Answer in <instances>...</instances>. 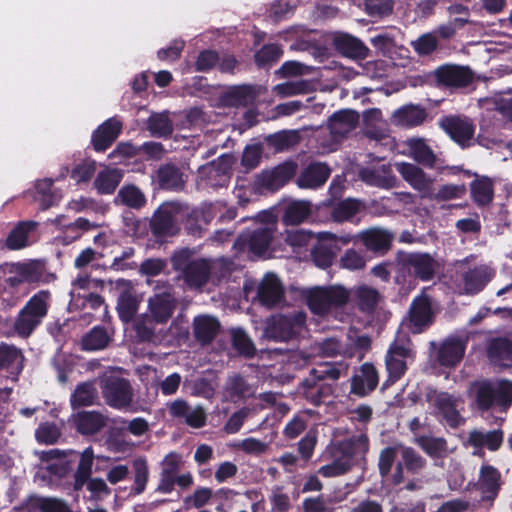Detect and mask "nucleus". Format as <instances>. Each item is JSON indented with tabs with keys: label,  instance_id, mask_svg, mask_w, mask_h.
<instances>
[{
	"label": "nucleus",
	"instance_id": "13d9d810",
	"mask_svg": "<svg viewBox=\"0 0 512 512\" xmlns=\"http://www.w3.org/2000/svg\"><path fill=\"white\" fill-rule=\"evenodd\" d=\"M33 227V222H19L8 234L6 247L10 250H19L26 247L28 235Z\"/></svg>",
	"mask_w": 512,
	"mask_h": 512
},
{
	"label": "nucleus",
	"instance_id": "2eb2a0df",
	"mask_svg": "<svg viewBox=\"0 0 512 512\" xmlns=\"http://www.w3.org/2000/svg\"><path fill=\"white\" fill-rule=\"evenodd\" d=\"M439 125L461 147L468 146L474 137L475 126L472 120L466 116H444L440 119Z\"/></svg>",
	"mask_w": 512,
	"mask_h": 512
},
{
	"label": "nucleus",
	"instance_id": "423d86ee",
	"mask_svg": "<svg viewBox=\"0 0 512 512\" xmlns=\"http://www.w3.org/2000/svg\"><path fill=\"white\" fill-rule=\"evenodd\" d=\"M349 301V292L342 286L316 287L307 295V305L315 315L325 316L333 308H341Z\"/></svg>",
	"mask_w": 512,
	"mask_h": 512
},
{
	"label": "nucleus",
	"instance_id": "4468645a",
	"mask_svg": "<svg viewBox=\"0 0 512 512\" xmlns=\"http://www.w3.org/2000/svg\"><path fill=\"white\" fill-rule=\"evenodd\" d=\"M394 238L393 232L381 227H370L356 235V239L367 251L379 257L385 256L391 250Z\"/></svg>",
	"mask_w": 512,
	"mask_h": 512
},
{
	"label": "nucleus",
	"instance_id": "4d7b16f0",
	"mask_svg": "<svg viewBox=\"0 0 512 512\" xmlns=\"http://www.w3.org/2000/svg\"><path fill=\"white\" fill-rule=\"evenodd\" d=\"M117 198L123 205L136 210L143 208L147 202L145 194L134 184L123 185L118 191Z\"/></svg>",
	"mask_w": 512,
	"mask_h": 512
},
{
	"label": "nucleus",
	"instance_id": "774afa93",
	"mask_svg": "<svg viewBox=\"0 0 512 512\" xmlns=\"http://www.w3.org/2000/svg\"><path fill=\"white\" fill-rule=\"evenodd\" d=\"M13 272H18L25 283L39 282L43 276L42 267L36 262L18 263L14 266Z\"/></svg>",
	"mask_w": 512,
	"mask_h": 512
},
{
	"label": "nucleus",
	"instance_id": "f257e3e1",
	"mask_svg": "<svg viewBox=\"0 0 512 512\" xmlns=\"http://www.w3.org/2000/svg\"><path fill=\"white\" fill-rule=\"evenodd\" d=\"M276 222L271 221L255 229H246L236 238L233 247L238 252H248L256 258L274 256Z\"/></svg>",
	"mask_w": 512,
	"mask_h": 512
},
{
	"label": "nucleus",
	"instance_id": "8fccbe9b",
	"mask_svg": "<svg viewBox=\"0 0 512 512\" xmlns=\"http://www.w3.org/2000/svg\"><path fill=\"white\" fill-rule=\"evenodd\" d=\"M310 212L311 205L308 201L295 200L285 207L282 221L286 225H298L309 217Z\"/></svg>",
	"mask_w": 512,
	"mask_h": 512
},
{
	"label": "nucleus",
	"instance_id": "6e6d98bb",
	"mask_svg": "<svg viewBox=\"0 0 512 512\" xmlns=\"http://www.w3.org/2000/svg\"><path fill=\"white\" fill-rule=\"evenodd\" d=\"M147 130L153 137L168 138L174 127L167 113H154L147 119Z\"/></svg>",
	"mask_w": 512,
	"mask_h": 512
},
{
	"label": "nucleus",
	"instance_id": "5fc2aeb1",
	"mask_svg": "<svg viewBox=\"0 0 512 512\" xmlns=\"http://www.w3.org/2000/svg\"><path fill=\"white\" fill-rule=\"evenodd\" d=\"M97 399V390L92 382H83L76 386L70 398L73 409L91 406Z\"/></svg>",
	"mask_w": 512,
	"mask_h": 512
},
{
	"label": "nucleus",
	"instance_id": "680f3d73",
	"mask_svg": "<svg viewBox=\"0 0 512 512\" xmlns=\"http://www.w3.org/2000/svg\"><path fill=\"white\" fill-rule=\"evenodd\" d=\"M231 343L233 349L246 358H252L256 349L253 341L243 329H235L232 331Z\"/></svg>",
	"mask_w": 512,
	"mask_h": 512
},
{
	"label": "nucleus",
	"instance_id": "7ed1b4c3",
	"mask_svg": "<svg viewBox=\"0 0 512 512\" xmlns=\"http://www.w3.org/2000/svg\"><path fill=\"white\" fill-rule=\"evenodd\" d=\"M475 401L480 411H489L494 407L507 411L512 405V381L500 379L496 382H479L476 386Z\"/></svg>",
	"mask_w": 512,
	"mask_h": 512
},
{
	"label": "nucleus",
	"instance_id": "393cba45",
	"mask_svg": "<svg viewBox=\"0 0 512 512\" xmlns=\"http://www.w3.org/2000/svg\"><path fill=\"white\" fill-rule=\"evenodd\" d=\"M467 341L459 337H448L437 351V361L444 367H455L461 362L466 350Z\"/></svg>",
	"mask_w": 512,
	"mask_h": 512
},
{
	"label": "nucleus",
	"instance_id": "473e14b6",
	"mask_svg": "<svg viewBox=\"0 0 512 512\" xmlns=\"http://www.w3.org/2000/svg\"><path fill=\"white\" fill-rule=\"evenodd\" d=\"M359 175L366 184L379 188H392L396 182L391 167L386 164L362 168Z\"/></svg>",
	"mask_w": 512,
	"mask_h": 512
},
{
	"label": "nucleus",
	"instance_id": "09e8293b",
	"mask_svg": "<svg viewBox=\"0 0 512 512\" xmlns=\"http://www.w3.org/2000/svg\"><path fill=\"white\" fill-rule=\"evenodd\" d=\"M139 302L131 288L123 290L118 296L116 310L123 323H129L138 310Z\"/></svg>",
	"mask_w": 512,
	"mask_h": 512
},
{
	"label": "nucleus",
	"instance_id": "f03ea898",
	"mask_svg": "<svg viewBox=\"0 0 512 512\" xmlns=\"http://www.w3.org/2000/svg\"><path fill=\"white\" fill-rule=\"evenodd\" d=\"M51 293L40 290L35 293L18 312L13 329L22 338H28L41 325L48 314Z\"/></svg>",
	"mask_w": 512,
	"mask_h": 512
},
{
	"label": "nucleus",
	"instance_id": "a211bd4d",
	"mask_svg": "<svg viewBox=\"0 0 512 512\" xmlns=\"http://www.w3.org/2000/svg\"><path fill=\"white\" fill-rule=\"evenodd\" d=\"M369 451V437L366 433L353 435L339 441L333 448V456H341L354 466L358 460H364Z\"/></svg>",
	"mask_w": 512,
	"mask_h": 512
},
{
	"label": "nucleus",
	"instance_id": "c9c22d12",
	"mask_svg": "<svg viewBox=\"0 0 512 512\" xmlns=\"http://www.w3.org/2000/svg\"><path fill=\"white\" fill-rule=\"evenodd\" d=\"M358 121L359 114L356 111L344 109L330 116L328 126L332 134L344 136L357 126Z\"/></svg>",
	"mask_w": 512,
	"mask_h": 512
},
{
	"label": "nucleus",
	"instance_id": "c85d7f7f",
	"mask_svg": "<svg viewBox=\"0 0 512 512\" xmlns=\"http://www.w3.org/2000/svg\"><path fill=\"white\" fill-rule=\"evenodd\" d=\"M333 45L337 52L347 58L364 60L369 55L368 47L360 39L347 33L336 35Z\"/></svg>",
	"mask_w": 512,
	"mask_h": 512
},
{
	"label": "nucleus",
	"instance_id": "49530a36",
	"mask_svg": "<svg viewBox=\"0 0 512 512\" xmlns=\"http://www.w3.org/2000/svg\"><path fill=\"white\" fill-rule=\"evenodd\" d=\"M192 484L193 477L189 472L181 475L160 472L159 483L155 492L169 494L174 491L176 485L184 490L189 488Z\"/></svg>",
	"mask_w": 512,
	"mask_h": 512
},
{
	"label": "nucleus",
	"instance_id": "bb28decb",
	"mask_svg": "<svg viewBox=\"0 0 512 512\" xmlns=\"http://www.w3.org/2000/svg\"><path fill=\"white\" fill-rule=\"evenodd\" d=\"M183 173L175 164L166 163L159 166L155 175L152 176V183L161 190L176 191L184 186Z\"/></svg>",
	"mask_w": 512,
	"mask_h": 512
},
{
	"label": "nucleus",
	"instance_id": "052dcab7",
	"mask_svg": "<svg viewBox=\"0 0 512 512\" xmlns=\"http://www.w3.org/2000/svg\"><path fill=\"white\" fill-rule=\"evenodd\" d=\"M387 379L383 382L381 390L384 391L402 378L407 370L406 361L391 356L385 357Z\"/></svg>",
	"mask_w": 512,
	"mask_h": 512
},
{
	"label": "nucleus",
	"instance_id": "603ef678",
	"mask_svg": "<svg viewBox=\"0 0 512 512\" xmlns=\"http://www.w3.org/2000/svg\"><path fill=\"white\" fill-rule=\"evenodd\" d=\"M110 341L107 329L98 325L83 336L81 345L85 351H97L106 348Z\"/></svg>",
	"mask_w": 512,
	"mask_h": 512
},
{
	"label": "nucleus",
	"instance_id": "412c9836",
	"mask_svg": "<svg viewBox=\"0 0 512 512\" xmlns=\"http://www.w3.org/2000/svg\"><path fill=\"white\" fill-rule=\"evenodd\" d=\"M122 122L114 117L101 123L91 135V145L96 152L109 149L122 132Z\"/></svg>",
	"mask_w": 512,
	"mask_h": 512
},
{
	"label": "nucleus",
	"instance_id": "9b49d317",
	"mask_svg": "<svg viewBox=\"0 0 512 512\" xmlns=\"http://www.w3.org/2000/svg\"><path fill=\"white\" fill-rule=\"evenodd\" d=\"M408 321V328L413 334H420L433 324L434 313L429 295L422 292L412 300Z\"/></svg>",
	"mask_w": 512,
	"mask_h": 512
},
{
	"label": "nucleus",
	"instance_id": "f704fd0d",
	"mask_svg": "<svg viewBox=\"0 0 512 512\" xmlns=\"http://www.w3.org/2000/svg\"><path fill=\"white\" fill-rule=\"evenodd\" d=\"M354 300L361 313L372 316L382 300V295L374 287L360 285L354 290Z\"/></svg>",
	"mask_w": 512,
	"mask_h": 512
},
{
	"label": "nucleus",
	"instance_id": "e433bc0d",
	"mask_svg": "<svg viewBox=\"0 0 512 512\" xmlns=\"http://www.w3.org/2000/svg\"><path fill=\"white\" fill-rule=\"evenodd\" d=\"M24 356L14 345L0 343V371L6 370L11 375L18 376L23 369Z\"/></svg>",
	"mask_w": 512,
	"mask_h": 512
},
{
	"label": "nucleus",
	"instance_id": "a878e982",
	"mask_svg": "<svg viewBox=\"0 0 512 512\" xmlns=\"http://www.w3.org/2000/svg\"><path fill=\"white\" fill-rule=\"evenodd\" d=\"M487 357L494 366L512 368V340L507 337L492 338L487 345Z\"/></svg>",
	"mask_w": 512,
	"mask_h": 512
},
{
	"label": "nucleus",
	"instance_id": "cd10ccee",
	"mask_svg": "<svg viewBox=\"0 0 512 512\" xmlns=\"http://www.w3.org/2000/svg\"><path fill=\"white\" fill-rule=\"evenodd\" d=\"M223 392L227 400L232 403H239L254 397L255 388L243 375L234 373L226 379Z\"/></svg>",
	"mask_w": 512,
	"mask_h": 512
},
{
	"label": "nucleus",
	"instance_id": "ddd939ff",
	"mask_svg": "<svg viewBox=\"0 0 512 512\" xmlns=\"http://www.w3.org/2000/svg\"><path fill=\"white\" fill-rule=\"evenodd\" d=\"M298 165L294 161H285L271 170L262 171L256 178L258 188L275 192L286 185L296 174Z\"/></svg>",
	"mask_w": 512,
	"mask_h": 512
},
{
	"label": "nucleus",
	"instance_id": "dca6fc26",
	"mask_svg": "<svg viewBox=\"0 0 512 512\" xmlns=\"http://www.w3.org/2000/svg\"><path fill=\"white\" fill-rule=\"evenodd\" d=\"M169 415L183 421L189 427L199 429L206 425L207 414L203 406L192 407L186 400L178 398L167 405Z\"/></svg>",
	"mask_w": 512,
	"mask_h": 512
},
{
	"label": "nucleus",
	"instance_id": "39448f33",
	"mask_svg": "<svg viewBox=\"0 0 512 512\" xmlns=\"http://www.w3.org/2000/svg\"><path fill=\"white\" fill-rule=\"evenodd\" d=\"M395 262L398 272L397 283H400V275L405 277L406 274L421 281H430L434 278L437 268V261L429 253H408L399 250Z\"/></svg>",
	"mask_w": 512,
	"mask_h": 512
},
{
	"label": "nucleus",
	"instance_id": "f8f14e48",
	"mask_svg": "<svg viewBox=\"0 0 512 512\" xmlns=\"http://www.w3.org/2000/svg\"><path fill=\"white\" fill-rule=\"evenodd\" d=\"M427 400L432 402L436 414L441 416L448 427L457 429L465 423V418L458 410L459 400L454 395L434 391V395H428Z\"/></svg>",
	"mask_w": 512,
	"mask_h": 512
},
{
	"label": "nucleus",
	"instance_id": "72a5a7b5",
	"mask_svg": "<svg viewBox=\"0 0 512 512\" xmlns=\"http://www.w3.org/2000/svg\"><path fill=\"white\" fill-rule=\"evenodd\" d=\"M504 439V433L501 429H494L487 432L473 429L468 434L467 443L473 448L482 449L486 447L490 451H497Z\"/></svg>",
	"mask_w": 512,
	"mask_h": 512
},
{
	"label": "nucleus",
	"instance_id": "0e129e2a",
	"mask_svg": "<svg viewBox=\"0 0 512 512\" xmlns=\"http://www.w3.org/2000/svg\"><path fill=\"white\" fill-rule=\"evenodd\" d=\"M401 457L405 468L412 474H418L427 466L426 459L412 447H402Z\"/></svg>",
	"mask_w": 512,
	"mask_h": 512
},
{
	"label": "nucleus",
	"instance_id": "a18cd8bd",
	"mask_svg": "<svg viewBox=\"0 0 512 512\" xmlns=\"http://www.w3.org/2000/svg\"><path fill=\"white\" fill-rule=\"evenodd\" d=\"M71 471V462L63 459L61 461L48 464L38 472V475L51 486L58 487L62 480L70 476Z\"/></svg>",
	"mask_w": 512,
	"mask_h": 512
},
{
	"label": "nucleus",
	"instance_id": "4be33fe9",
	"mask_svg": "<svg viewBox=\"0 0 512 512\" xmlns=\"http://www.w3.org/2000/svg\"><path fill=\"white\" fill-rule=\"evenodd\" d=\"M334 392V386L328 382H318L313 377H305L298 386V393L314 407L321 406Z\"/></svg>",
	"mask_w": 512,
	"mask_h": 512
},
{
	"label": "nucleus",
	"instance_id": "0eeeda50",
	"mask_svg": "<svg viewBox=\"0 0 512 512\" xmlns=\"http://www.w3.org/2000/svg\"><path fill=\"white\" fill-rule=\"evenodd\" d=\"M105 403L114 409H127L133 402V387L130 381L118 375H108L100 380Z\"/></svg>",
	"mask_w": 512,
	"mask_h": 512
},
{
	"label": "nucleus",
	"instance_id": "a19ab883",
	"mask_svg": "<svg viewBox=\"0 0 512 512\" xmlns=\"http://www.w3.org/2000/svg\"><path fill=\"white\" fill-rule=\"evenodd\" d=\"M123 176L124 173L121 169L105 168L97 174L94 187L100 195H111L119 186Z\"/></svg>",
	"mask_w": 512,
	"mask_h": 512
},
{
	"label": "nucleus",
	"instance_id": "c756f323",
	"mask_svg": "<svg viewBox=\"0 0 512 512\" xmlns=\"http://www.w3.org/2000/svg\"><path fill=\"white\" fill-rule=\"evenodd\" d=\"M331 174V169L325 163L309 164L298 176L297 185L303 189H315L323 186Z\"/></svg>",
	"mask_w": 512,
	"mask_h": 512
},
{
	"label": "nucleus",
	"instance_id": "de8ad7c7",
	"mask_svg": "<svg viewBox=\"0 0 512 512\" xmlns=\"http://www.w3.org/2000/svg\"><path fill=\"white\" fill-rule=\"evenodd\" d=\"M410 156L419 164L433 168L436 155L424 139L413 138L408 141Z\"/></svg>",
	"mask_w": 512,
	"mask_h": 512
},
{
	"label": "nucleus",
	"instance_id": "4c0bfd02",
	"mask_svg": "<svg viewBox=\"0 0 512 512\" xmlns=\"http://www.w3.org/2000/svg\"><path fill=\"white\" fill-rule=\"evenodd\" d=\"M362 202L354 198H346L330 204V217L336 223L352 221L360 212Z\"/></svg>",
	"mask_w": 512,
	"mask_h": 512
},
{
	"label": "nucleus",
	"instance_id": "7c9ffc66",
	"mask_svg": "<svg viewBox=\"0 0 512 512\" xmlns=\"http://www.w3.org/2000/svg\"><path fill=\"white\" fill-rule=\"evenodd\" d=\"M260 303L268 308L279 304L284 298V288L274 274H268L258 287L257 292Z\"/></svg>",
	"mask_w": 512,
	"mask_h": 512
},
{
	"label": "nucleus",
	"instance_id": "aec40b11",
	"mask_svg": "<svg viewBox=\"0 0 512 512\" xmlns=\"http://www.w3.org/2000/svg\"><path fill=\"white\" fill-rule=\"evenodd\" d=\"M501 485L500 471L490 464H483L479 471L477 483V489L481 493V501L492 504L498 497Z\"/></svg>",
	"mask_w": 512,
	"mask_h": 512
},
{
	"label": "nucleus",
	"instance_id": "5701e85b",
	"mask_svg": "<svg viewBox=\"0 0 512 512\" xmlns=\"http://www.w3.org/2000/svg\"><path fill=\"white\" fill-rule=\"evenodd\" d=\"M494 276L495 270L485 264L469 268L462 274L464 293L467 295L480 293Z\"/></svg>",
	"mask_w": 512,
	"mask_h": 512
},
{
	"label": "nucleus",
	"instance_id": "f3484780",
	"mask_svg": "<svg viewBox=\"0 0 512 512\" xmlns=\"http://www.w3.org/2000/svg\"><path fill=\"white\" fill-rule=\"evenodd\" d=\"M433 74L437 85L446 88H465L474 79L470 68L458 65H442Z\"/></svg>",
	"mask_w": 512,
	"mask_h": 512
},
{
	"label": "nucleus",
	"instance_id": "69168bd1",
	"mask_svg": "<svg viewBox=\"0 0 512 512\" xmlns=\"http://www.w3.org/2000/svg\"><path fill=\"white\" fill-rule=\"evenodd\" d=\"M35 189L36 193L40 196L38 200L42 209L46 210L58 202L59 197L53 191V181L51 179L38 180Z\"/></svg>",
	"mask_w": 512,
	"mask_h": 512
},
{
	"label": "nucleus",
	"instance_id": "b1692460",
	"mask_svg": "<svg viewBox=\"0 0 512 512\" xmlns=\"http://www.w3.org/2000/svg\"><path fill=\"white\" fill-rule=\"evenodd\" d=\"M396 167L402 178L420 192L422 197H432V179L420 167L407 162L398 163Z\"/></svg>",
	"mask_w": 512,
	"mask_h": 512
},
{
	"label": "nucleus",
	"instance_id": "864d4df0",
	"mask_svg": "<svg viewBox=\"0 0 512 512\" xmlns=\"http://www.w3.org/2000/svg\"><path fill=\"white\" fill-rule=\"evenodd\" d=\"M230 166L227 163L225 156H220L217 160H213L210 163L202 165L198 169V173L202 178L211 179L213 177H219V182L214 185H224L227 181Z\"/></svg>",
	"mask_w": 512,
	"mask_h": 512
},
{
	"label": "nucleus",
	"instance_id": "2f4dec72",
	"mask_svg": "<svg viewBox=\"0 0 512 512\" xmlns=\"http://www.w3.org/2000/svg\"><path fill=\"white\" fill-rule=\"evenodd\" d=\"M192 325L195 340L203 346L211 344L221 328L219 320L210 315L196 316Z\"/></svg>",
	"mask_w": 512,
	"mask_h": 512
},
{
	"label": "nucleus",
	"instance_id": "79ce46f5",
	"mask_svg": "<svg viewBox=\"0 0 512 512\" xmlns=\"http://www.w3.org/2000/svg\"><path fill=\"white\" fill-rule=\"evenodd\" d=\"M470 191L473 202L479 207H485L493 201V182L487 176H482L472 181Z\"/></svg>",
	"mask_w": 512,
	"mask_h": 512
},
{
	"label": "nucleus",
	"instance_id": "20e7f679",
	"mask_svg": "<svg viewBox=\"0 0 512 512\" xmlns=\"http://www.w3.org/2000/svg\"><path fill=\"white\" fill-rule=\"evenodd\" d=\"M190 252L183 249L175 252L171 257V264L175 271H180V278L189 289H201L210 278L211 266L208 260L200 258L191 260Z\"/></svg>",
	"mask_w": 512,
	"mask_h": 512
},
{
	"label": "nucleus",
	"instance_id": "37998d69",
	"mask_svg": "<svg viewBox=\"0 0 512 512\" xmlns=\"http://www.w3.org/2000/svg\"><path fill=\"white\" fill-rule=\"evenodd\" d=\"M393 117L395 122L399 125L415 127L421 125L425 121L427 112L426 109L420 105L410 104L396 110Z\"/></svg>",
	"mask_w": 512,
	"mask_h": 512
},
{
	"label": "nucleus",
	"instance_id": "e2e57ef3",
	"mask_svg": "<svg viewBox=\"0 0 512 512\" xmlns=\"http://www.w3.org/2000/svg\"><path fill=\"white\" fill-rule=\"evenodd\" d=\"M134 469V485L131 489V494H142L147 486L149 480V467L145 458H138L133 461Z\"/></svg>",
	"mask_w": 512,
	"mask_h": 512
},
{
	"label": "nucleus",
	"instance_id": "6ab92c4d",
	"mask_svg": "<svg viewBox=\"0 0 512 512\" xmlns=\"http://www.w3.org/2000/svg\"><path fill=\"white\" fill-rule=\"evenodd\" d=\"M379 384V374L376 367L370 363H363L359 371L350 379V394L363 398L371 394Z\"/></svg>",
	"mask_w": 512,
	"mask_h": 512
},
{
	"label": "nucleus",
	"instance_id": "58836bf2",
	"mask_svg": "<svg viewBox=\"0 0 512 512\" xmlns=\"http://www.w3.org/2000/svg\"><path fill=\"white\" fill-rule=\"evenodd\" d=\"M415 443L434 460L444 459L449 454L448 442L444 437L420 435L415 438Z\"/></svg>",
	"mask_w": 512,
	"mask_h": 512
},
{
	"label": "nucleus",
	"instance_id": "6e6552de",
	"mask_svg": "<svg viewBox=\"0 0 512 512\" xmlns=\"http://www.w3.org/2000/svg\"><path fill=\"white\" fill-rule=\"evenodd\" d=\"M307 315L303 311L278 314L272 317L267 327V335L278 342H288L300 335L306 325Z\"/></svg>",
	"mask_w": 512,
	"mask_h": 512
},
{
	"label": "nucleus",
	"instance_id": "1a4fd4ad",
	"mask_svg": "<svg viewBox=\"0 0 512 512\" xmlns=\"http://www.w3.org/2000/svg\"><path fill=\"white\" fill-rule=\"evenodd\" d=\"M180 210L178 203L164 202L154 211L149 222V228L157 241H163L178 233L177 217Z\"/></svg>",
	"mask_w": 512,
	"mask_h": 512
},
{
	"label": "nucleus",
	"instance_id": "c03bdc74",
	"mask_svg": "<svg viewBox=\"0 0 512 512\" xmlns=\"http://www.w3.org/2000/svg\"><path fill=\"white\" fill-rule=\"evenodd\" d=\"M327 238L335 242L336 237L333 234L328 233ZM336 249H338L336 243L328 244L323 241H319L311 250V257L315 265L319 268L326 269L333 264L336 257Z\"/></svg>",
	"mask_w": 512,
	"mask_h": 512
},
{
	"label": "nucleus",
	"instance_id": "338daca9",
	"mask_svg": "<svg viewBox=\"0 0 512 512\" xmlns=\"http://www.w3.org/2000/svg\"><path fill=\"white\" fill-rule=\"evenodd\" d=\"M252 97V88L247 85L234 86L226 93L228 104L235 107L246 106Z\"/></svg>",
	"mask_w": 512,
	"mask_h": 512
},
{
	"label": "nucleus",
	"instance_id": "bf43d9fd",
	"mask_svg": "<svg viewBox=\"0 0 512 512\" xmlns=\"http://www.w3.org/2000/svg\"><path fill=\"white\" fill-rule=\"evenodd\" d=\"M283 50L278 44H265L254 55L255 64L259 68H267L279 61Z\"/></svg>",
	"mask_w": 512,
	"mask_h": 512
},
{
	"label": "nucleus",
	"instance_id": "ea45409f",
	"mask_svg": "<svg viewBox=\"0 0 512 512\" xmlns=\"http://www.w3.org/2000/svg\"><path fill=\"white\" fill-rule=\"evenodd\" d=\"M75 424L82 435H94L106 425V417L97 411H81L75 417Z\"/></svg>",
	"mask_w": 512,
	"mask_h": 512
},
{
	"label": "nucleus",
	"instance_id": "9d476101",
	"mask_svg": "<svg viewBox=\"0 0 512 512\" xmlns=\"http://www.w3.org/2000/svg\"><path fill=\"white\" fill-rule=\"evenodd\" d=\"M177 306L174 287L168 281H157L155 293L148 300V308L153 320L158 324L166 323Z\"/></svg>",
	"mask_w": 512,
	"mask_h": 512
},
{
	"label": "nucleus",
	"instance_id": "3c124183",
	"mask_svg": "<svg viewBox=\"0 0 512 512\" xmlns=\"http://www.w3.org/2000/svg\"><path fill=\"white\" fill-rule=\"evenodd\" d=\"M265 141L276 152H283L296 146L300 141V135L297 130H282L268 135Z\"/></svg>",
	"mask_w": 512,
	"mask_h": 512
}]
</instances>
